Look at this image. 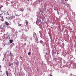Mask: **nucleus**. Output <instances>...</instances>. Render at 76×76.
Listing matches in <instances>:
<instances>
[{
    "instance_id": "nucleus-14",
    "label": "nucleus",
    "mask_w": 76,
    "mask_h": 76,
    "mask_svg": "<svg viewBox=\"0 0 76 76\" xmlns=\"http://www.w3.org/2000/svg\"><path fill=\"white\" fill-rule=\"evenodd\" d=\"M11 65H12V66H13V64H11Z\"/></svg>"
},
{
    "instance_id": "nucleus-7",
    "label": "nucleus",
    "mask_w": 76,
    "mask_h": 76,
    "mask_svg": "<svg viewBox=\"0 0 76 76\" xmlns=\"http://www.w3.org/2000/svg\"><path fill=\"white\" fill-rule=\"evenodd\" d=\"M6 72L7 75V76H9V75H8V72H7V71H6Z\"/></svg>"
},
{
    "instance_id": "nucleus-11",
    "label": "nucleus",
    "mask_w": 76,
    "mask_h": 76,
    "mask_svg": "<svg viewBox=\"0 0 76 76\" xmlns=\"http://www.w3.org/2000/svg\"><path fill=\"white\" fill-rule=\"evenodd\" d=\"M9 66H11V64L10 63H9Z\"/></svg>"
},
{
    "instance_id": "nucleus-4",
    "label": "nucleus",
    "mask_w": 76,
    "mask_h": 76,
    "mask_svg": "<svg viewBox=\"0 0 76 76\" xmlns=\"http://www.w3.org/2000/svg\"><path fill=\"white\" fill-rule=\"evenodd\" d=\"M10 43H12V42H13V40L11 39L10 40Z\"/></svg>"
},
{
    "instance_id": "nucleus-26",
    "label": "nucleus",
    "mask_w": 76,
    "mask_h": 76,
    "mask_svg": "<svg viewBox=\"0 0 76 76\" xmlns=\"http://www.w3.org/2000/svg\"><path fill=\"white\" fill-rule=\"evenodd\" d=\"M55 59H56V58H55Z\"/></svg>"
},
{
    "instance_id": "nucleus-24",
    "label": "nucleus",
    "mask_w": 76,
    "mask_h": 76,
    "mask_svg": "<svg viewBox=\"0 0 76 76\" xmlns=\"http://www.w3.org/2000/svg\"><path fill=\"white\" fill-rule=\"evenodd\" d=\"M0 56H1V54H0Z\"/></svg>"
},
{
    "instance_id": "nucleus-3",
    "label": "nucleus",
    "mask_w": 76,
    "mask_h": 76,
    "mask_svg": "<svg viewBox=\"0 0 76 76\" xmlns=\"http://www.w3.org/2000/svg\"><path fill=\"white\" fill-rule=\"evenodd\" d=\"M5 23L6 25H7V26H9V23L8 22H7V21H5Z\"/></svg>"
},
{
    "instance_id": "nucleus-22",
    "label": "nucleus",
    "mask_w": 76,
    "mask_h": 76,
    "mask_svg": "<svg viewBox=\"0 0 76 76\" xmlns=\"http://www.w3.org/2000/svg\"><path fill=\"white\" fill-rule=\"evenodd\" d=\"M40 22H41V20H40Z\"/></svg>"
},
{
    "instance_id": "nucleus-18",
    "label": "nucleus",
    "mask_w": 76,
    "mask_h": 76,
    "mask_svg": "<svg viewBox=\"0 0 76 76\" xmlns=\"http://www.w3.org/2000/svg\"><path fill=\"white\" fill-rule=\"evenodd\" d=\"M47 54H48L47 53H46V55H47Z\"/></svg>"
},
{
    "instance_id": "nucleus-12",
    "label": "nucleus",
    "mask_w": 76,
    "mask_h": 76,
    "mask_svg": "<svg viewBox=\"0 0 76 76\" xmlns=\"http://www.w3.org/2000/svg\"><path fill=\"white\" fill-rule=\"evenodd\" d=\"M61 3L62 4H63L64 5L65 4V3H64V2H61Z\"/></svg>"
},
{
    "instance_id": "nucleus-15",
    "label": "nucleus",
    "mask_w": 76,
    "mask_h": 76,
    "mask_svg": "<svg viewBox=\"0 0 76 76\" xmlns=\"http://www.w3.org/2000/svg\"><path fill=\"white\" fill-rule=\"evenodd\" d=\"M18 15H15V16H18Z\"/></svg>"
},
{
    "instance_id": "nucleus-10",
    "label": "nucleus",
    "mask_w": 76,
    "mask_h": 76,
    "mask_svg": "<svg viewBox=\"0 0 76 76\" xmlns=\"http://www.w3.org/2000/svg\"><path fill=\"white\" fill-rule=\"evenodd\" d=\"M28 55H29L31 54V52H28Z\"/></svg>"
},
{
    "instance_id": "nucleus-20",
    "label": "nucleus",
    "mask_w": 76,
    "mask_h": 76,
    "mask_svg": "<svg viewBox=\"0 0 76 76\" xmlns=\"http://www.w3.org/2000/svg\"><path fill=\"white\" fill-rule=\"evenodd\" d=\"M50 76H52V75H50Z\"/></svg>"
},
{
    "instance_id": "nucleus-19",
    "label": "nucleus",
    "mask_w": 76,
    "mask_h": 76,
    "mask_svg": "<svg viewBox=\"0 0 76 76\" xmlns=\"http://www.w3.org/2000/svg\"><path fill=\"white\" fill-rule=\"evenodd\" d=\"M1 67V65H0V68Z\"/></svg>"
},
{
    "instance_id": "nucleus-9",
    "label": "nucleus",
    "mask_w": 76,
    "mask_h": 76,
    "mask_svg": "<svg viewBox=\"0 0 76 76\" xmlns=\"http://www.w3.org/2000/svg\"><path fill=\"white\" fill-rule=\"evenodd\" d=\"M22 10V9H20V12H23V10Z\"/></svg>"
},
{
    "instance_id": "nucleus-6",
    "label": "nucleus",
    "mask_w": 76,
    "mask_h": 76,
    "mask_svg": "<svg viewBox=\"0 0 76 76\" xmlns=\"http://www.w3.org/2000/svg\"><path fill=\"white\" fill-rule=\"evenodd\" d=\"M43 43V41H42V40H41L40 41V44H42V43Z\"/></svg>"
},
{
    "instance_id": "nucleus-23",
    "label": "nucleus",
    "mask_w": 76,
    "mask_h": 76,
    "mask_svg": "<svg viewBox=\"0 0 76 76\" xmlns=\"http://www.w3.org/2000/svg\"><path fill=\"white\" fill-rule=\"evenodd\" d=\"M20 15H19V16H20Z\"/></svg>"
},
{
    "instance_id": "nucleus-1",
    "label": "nucleus",
    "mask_w": 76,
    "mask_h": 76,
    "mask_svg": "<svg viewBox=\"0 0 76 76\" xmlns=\"http://www.w3.org/2000/svg\"><path fill=\"white\" fill-rule=\"evenodd\" d=\"M33 34L34 38H35L37 42V41H38V38H37V34H36V33H35V32H34Z\"/></svg>"
},
{
    "instance_id": "nucleus-17",
    "label": "nucleus",
    "mask_w": 76,
    "mask_h": 76,
    "mask_svg": "<svg viewBox=\"0 0 76 76\" xmlns=\"http://www.w3.org/2000/svg\"><path fill=\"white\" fill-rule=\"evenodd\" d=\"M54 53H55V54H56V52H54Z\"/></svg>"
},
{
    "instance_id": "nucleus-25",
    "label": "nucleus",
    "mask_w": 76,
    "mask_h": 76,
    "mask_svg": "<svg viewBox=\"0 0 76 76\" xmlns=\"http://www.w3.org/2000/svg\"><path fill=\"white\" fill-rule=\"evenodd\" d=\"M0 9H1V7H0Z\"/></svg>"
},
{
    "instance_id": "nucleus-2",
    "label": "nucleus",
    "mask_w": 76,
    "mask_h": 76,
    "mask_svg": "<svg viewBox=\"0 0 76 76\" xmlns=\"http://www.w3.org/2000/svg\"><path fill=\"white\" fill-rule=\"evenodd\" d=\"M3 15V14H0V17H1V18H2V19H1V20H2V21H3L4 20V19H3V16H1V15Z\"/></svg>"
},
{
    "instance_id": "nucleus-21",
    "label": "nucleus",
    "mask_w": 76,
    "mask_h": 76,
    "mask_svg": "<svg viewBox=\"0 0 76 76\" xmlns=\"http://www.w3.org/2000/svg\"><path fill=\"white\" fill-rule=\"evenodd\" d=\"M28 1H29V0H28Z\"/></svg>"
},
{
    "instance_id": "nucleus-13",
    "label": "nucleus",
    "mask_w": 76,
    "mask_h": 76,
    "mask_svg": "<svg viewBox=\"0 0 76 76\" xmlns=\"http://www.w3.org/2000/svg\"><path fill=\"white\" fill-rule=\"evenodd\" d=\"M16 63L17 65V66H18V62H16Z\"/></svg>"
},
{
    "instance_id": "nucleus-8",
    "label": "nucleus",
    "mask_w": 76,
    "mask_h": 76,
    "mask_svg": "<svg viewBox=\"0 0 76 76\" xmlns=\"http://www.w3.org/2000/svg\"><path fill=\"white\" fill-rule=\"evenodd\" d=\"M26 25H28V21L26 22Z\"/></svg>"
},
{
    "instance_id": "nucleus-16",
    "label": "nucleus",
    "mask_w": 76,
    "mask_h": 76,
    "mask_svg": "<svg viewBox=\"0 0 76 76\" xmlns=\"http://www.w3.org/2000/svg\"><path fill=\"white\" fill-rule=\"evenodd\" d=\"M6 19H7V17H6Z\"/></svg>"
},
{
    "instance_id": "nucleus-5",
    "label": "nucleus",
    "mask_w": 76,
    "mask_h": 76,
    "mask_svg": "<svg viewBox=\"0 0 76 76\" xmlns=\"http://www.w3.org/2000/svg\"><path fill=\"white\" fill-rule=\"evenodd\" d=\"M10 56H13V54L12 53L11 51L10 52Z\"/></svg>"
}]
</instances>
